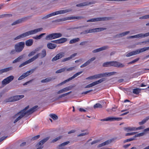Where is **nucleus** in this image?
Masks as SVG:
<instances>
[{
    "instance_id": "f257e3e1",
    "label": "nucleus",
    "mask_w": 149,
    "mask_h": 149,
    "mask_svg": "<svg viewBox=\"0 0 149 149\" xmlns=\"http://www.w3.org/2000/svg\"><path fill=\"white\" fill-rule=\"evenodd\" d=\"M38 107V106H35L31 108L29 110H27L29 108V106H27L24 109L18 112L15 115L14 117H16L18 115H20L19 116L14 120L13 122L14 123H16L26 115L27 114H31L35 111L36 110V108H37Z\"/></svg>"
},
{
    "instance_id": "f03ea898",
    "label": "nucleus",
    "mask_w": 149,
    "mask_h": 149,
    "mask_svg": "<svg viewBox=\"0 0 149 149\" xmlns=\"http://www.w3.org/2000/svg\"><path fill=\"white\" fill-rule=\"evenodd\" d=\"M43 30L42 28H40L34 30H31L22 33L14 38V40H17L25 38L29 35L35 34Z\"/></svg>"
},
{
    "instance_id": "7ed1b4c3",
    "label": "nucleus",
    "mask_w": 149,
    "mask_h": 149,
    "mask_svg": "<svg viewBox=\"0 0 149 149\" xmlns=\"http://www.w3.org/2000/svg\"><path fill=\"white\" fill-rule=\"evenodd\" d=\"M104 67L113 66L118 68H122L125 66L124 64L117 61H112L104 63L102 65Z\"/></svg>"
},
{
    "instance_id": "20e7f679",
    "label": "nucleus",
    "mask_w": 149,
    "mask_h": 149,
    "mask_svg": "<svg viewBox=\"0 0 149 149\" xmlns=\"http://www.w3.org/2000/svg\"><path fill=\"white\" fill-rule=\"evenodd\" d=\"M70 10H71L69 9H67L58 11L47 15L45 16L42 17H41V19H46L52 16L58 14H63L68 13L70 11Z\"/></svg>"
},
{
    "instance_id": "39448f33",
    "label": "nucleus",
    "mask_w": 149,
    "mask_h": 149,
    "mask_svg": "<svg viewBox=\"0 0 149 149\" xmlns=\"http://www.w3.org/2000/svg\"><path fill=\"white\" fill-rule=\"evenodd\" d=\"M24 96V95H23L14 96L6 99L4 100L3 102L4 103L14 102L19 100L20 99L23 98Z\"/></svg>"
},
{
    "instance_id": "423d86ee",
    "label": "nucleus",
    "mask_w": 149,
    "mask_h": 149,
    "mask_svg": "<svg viewBox=\"0 0 149 149\" xmlns=\"http://www.w3.org/2000/svg\"><path fill=\"white\" fill-rule=\"evenodd\" d=\"M84 18L82 16H70L68 17H64V18L57 19L56 20H53L52 22H63L68 20L74 19H81Z\"/></svg>"
},
{
    "instance_id": "0eeeda50",
    "label": "nucleus",
    "mask_w": 149,
    "mask_h": 149,
    "mask_svg": "<svg viewBox=\"0 0 149 149\" xmlns=\"http://www.w3.org/2000/svg\"><path fill=\"white\" fill-rule=\"evenodd\" d=\"M62 34L60 33H53L47 35L45 38L46 40H49L61 37Z\"/></svg>"
},
{
    "instance_id": "6e6552de",
    "label": "nucleus",
    "mask_w": 149,
    "mask_h": 149,
    "mask_svg": "<svg viewBox=\"0 0 149 149\" xmlns=\"http://www.w3.org/2000/svg\"><path fill=\"white\" fill-rule=\"evenodd\" d=\"M24 46L25 42H21L15 44L14 47L17 52L19 53L22 51Z\"/></svg>"
},
{
    "instance_id": "1a4fd4ad",
    "label": "nucleus",
    "mask_w": 149,
    "mask_h": 149,
    "mask_svg": "<svg viewBox=\"0 0 149 149\" xmlns=\"http://www.w3.org/2000/svg\"><path fill=\"white\" fill-rule=\"evenodd\" d=\"M111 17H97L95 18H93L89 20H87V22H98L100 21H104L109 20L111 19Z\"/></svg>"
},
{
    "instance_id": "9d476101",
    "label": "nucleus",
    "mask_w": 149,
    "mask_h": 149,
    "mask_svg": "<svg viewBox=\"0 0 149 149\" xmlns=\"http://www.w3.org/2000/svg\"><path fill=\"white\" fill-rule=\"evenodd\" d=\"M106 80V78H102L98 80L94 81V82L84 87V88H87L92 87L93 86H94L95 85H96L97 84H98L102 82L105 81Z\"/></svg>"
},
{
    "instance_id": "9b49d317",
    "label": "nucleus",
    "mask_w": 149,
    "mask_h": 149,
    "mask_svg": "<svg viewBox=\"0 0 149 149\" xmlns=\"http://www.w3.org/2000/svg\"><path fill=\"white\" fill-rule=\"evenodd\" d=\"M14 79V77L12 75L7 77L2 81V85H3V86L6 85L11 82Z\"/></svg>"
},
{
    "instance_id": "f8f14e48",
    "label": "nucleus",
    "mask_w": 149,
    "mask_h": 149,
    "mask_svg": "<svg viewBox=\"0 0 149 149\" xmlns=\"http://www.w3.org/2000/svg\"><path fill=\"white\" fill-rule=\"evenodd\" d=\"M46 55V51L45 49H43L42 50L41 52L37 54L32 58L33 61L36 60L39 56L41 58L44 57Z\"/></svg>"
},
{
    "instance_id": "ddd939ff",
    "label": "nucleus",
    "mask_w": 149,
    "mask_h": 149,
    "mask_svg": "<svg viewBox=\"0 0 149 149\" xmlns=\"http://www.w3.org/2000/svg\"><path fill=\"white\" fill-rule=\"evenodd\" d=\"M96 3L95 1H93L91 2H86L81 3L76 5L77 7H82L84 6H89L91 4H94Z\"/></svg>"
},
{
    "instance_id": "4468645a",
    "label": "nucleus",
    "mask_w": 149,
    "mask_h": 149,
    "mask_svg": "<svg viewBox=\"0 0 149 149\" xmlns=\"http://www.w3.org/2000/svg\"><path fill=\"white\" fill-rule=\"evenodd\" d=\"M65 53L63 52H61L57 54L55 57H53L52 59V61L54 62L61 59L64 56Z\"/></svg>"
},
{
    "instance_id": "2eb2a0df",
    "label": "nucleus",
    "mask_w": 149,
    "mask_h": 149,
    "mask_svg": "<svg viewBox=\"0 0 149 149\" xmlns=\"http://www.w3.org/2000/svg\"><path fill=\"white\" fill-rule=\"evenodd\" d=\"M122 119V118H117V117H109L107 118H106L101 119V120L102 121H113L114 120H121Z\"/></svg>"
},
{
    "instance_id": "dca6fc26",
    "label": "nucleus",
    "mask_w": 149,
    "mask_h": 149,
    "mask_svg": "<svg viewBox=\"0 0 149 149\" xmlns=\"http://www.w3.org/2000/svg\"><path fill=\"white\" fill-rule=\"evenodd\" d=\"M28 18V17H25L23 18L20 19H18L16 21L13 22L11 24L12 26H13L15 25H16L18 24H19L22 23L24 21L26 20Z\"/></svg>"
},
{
    "instance_id": "f3484780",
    "label": "nucleus",
    "mask_w": 149,
    "mask_h": 149,
    "mask_svg": "<svg viewBox=\"0 0 149 149\" xmlns=\"http://www.w3.org/2000/svg\"><path fill=\"white\" fill-rule=\"evenodd\" d=\"M50 138V136H48L44 139L37 143L36 146V147H39V146H41L40 145L43 144L47 141Z\"/></svg>"
},
{
    "instance_id": "a211bd4d",
    "label": "nucleus",
    "mask_w": 149,
    "mask_h": 149,
    "mask_svg": "<svg viewBox=\"0 0 149 149\" xmlns=\"http://www.w3.org/2000/svg\"><path fill=\"white\" fill-rule=\"evenodd\" d=\"M95 59V57H93L90 59L88 60L87 61L85 62V63L82 65L81 66V68H82L84 67H86L87 65L91 63L92 61H94Z\"/></svg>"
},
{
    "instance_id": "6ab92c4d",
    "label": "nucleus",
    "mask_w": 149,
    "mask_h": 149,
    "mask_svg": "<svg viewBox=\"0 0 149 149\" xmlns=\"http://www.w3.org/2000/svg\"><path fill=\"white\" fill-rule=\"evenodd\" d=\"M56 79V77H47L45 79L42 80L41 82V83H46L49 82Z\"/></svg>"
},
{
    "instance_id": "aec40b11",
    "label": "nucleus",
    "mask_w": 149,
    "mask_h": 149,
    "mask_svg": "<svg viewBox=\"0 0 149 149\" xmlns=\"http://www.w3.org/2000/svg\"><path fill=\"white\" fill-rule=\"evenodd\" d=\"M149 49V47H143L140 49H137L135 51L137 54H138L140 53H142Z\"/></svg>"
},
{
    "instance_id": "412c9836",
    "label": "nucleus",
    "mask_w": 149,
    "mask_h": 149,
    "mask_svg": "<svg viewBox=\"0 0 149 149\" xmlns=\"http://www.w3.org/2000/svg\"><path fill=\"white\" fill-rule=\"evenodd\" d=\"M24 54L20 55L17 58L13 60L12 62V63H15L17 62H20L22 61V59L24 58Z\"/></svg>"
},
{
    "instance_id": "4be33fe9",
    "label": "nucleus",
    "mask_w": 149,
    "mask_h": 149,
    "mask_svg": "<svg viewBox=\"0 0 149 149\" xmlns=\"http://www.w3.org/2000/svg\"><path fill=\"white\" fill-rule=\"evenodd\" d=\"M13 69V68L12 67H8L4 69H2L0 70V74L3 73L7 72L10 71L11 70Z\"/></svg>"
},
{
    "instance_id": "5701e85b",
    "label": "nucleus",
    "mask_w": 149,
    "mask_h": 149,
    "mask_svg": "<svg viewBox=\"0 0 149 149\" xmlns=\"http://www.w3.org/2000/svg\"><path fill=\"white\" fill-rule=\"evenodd\" d=\"M33 59H32V58L30 59H29L23 63L21 64H20L19 65V68H21L25 65H26V64H29L32 62H33Z\"/></svg>"
},
{
    "instance_id": "b1692460",
    "label": "nucleus",
    "mask_w": 149,
    "mask_h": 149,
    "mask_svg": "<svg viewBox=\"0 0 149 149\" xmlns=\"http://www.w3.org/2000/svg\"><path fill=\"white\" fill-rule=\"evenodd\" d=\"M36 68L37 67H35L34 69H31L29 71L23 73V74H24L25 77H26L33 73Z\"/></svg>"
},
{
    "instance_id": "393cba45",
    "label": "nucleus",
    "mask_w": 149,
    "mask_h": 149,
    "mask_svg": "<svg viewBox=\"0 0 149 149\" xmlns=\"http://www.w3.org/2000/svg\"><path fill=\"white\" fill-rule=\"evenodd\" d=\"M77 55V53H74L70 56V57L63 58L61 61L62 62H64L72 59L73 58L76 56Z\"/></svg>"
},
{
    "instance_id": "a878e982",
    "label": "nucleus",
    "mask_w": 149,
    "mask_h": 149,
    "mask_svg": "<svg viewBox=\"0 0 149 149\" xmlns=\"http://www.w3.org/2000/svg\"><path fill=\"white\" fill-rule=\"evenodd\" d=\"M47 47L49 49H54L56 47V45L54 44L49 43L47 44Z\"/></svg>"
},
{
    "instance_id": "bb28decb",
    "label": "nucleus",
    "mask_w": 149,
    "mask_h": 149,
    "mask_svg": "<svg viewBox=\"0 0 149 149\" xmlns=\"http://www.w3.org/2000/svg\"><path fill=\"white\" fill-rule=\"evenodd\" d=\"M137 38H143L149 36V33H147L145 34L143 33H140L137 35Z\"/></svg>"
},
{
    "instance_id": "cd10ccee",
    "label": "nucleus",
    "mask_w": 149,
    "mask_h": 149,
    "mask_svg": "<svg viewBox=\"0 0 149 149\" xmlns=\"http://www.w3.org/2000/svg\"><path fill=\"white\" fill-rule=\"evenodd\" d=\"M33 42V39H29L26 41L25 44L27 46H30L32 45Z\"/></svg>"
},
{
    "instance_id": "c85d7f7f",
    "label": "nucleus",
    "mask_w": 149,
    "mask_h": 149,
    "mask_svg": "<svg viewBox=\"0 0 149 149\" xmlns=\"http://www.w3.org/2000/svg\"><path fill=\"white\" fill-rule=\"evenodd\" d=\"M67 40V39L63 38L57 40L58 44H61L66 42Z\"/></svg>"
},
{
    "instance_id": "c756f323",
    "label": "nucleus",
    "mask_w": 149,
    "mask_h": 149,
    "mask_svg": "<svg viewBox=\"0 0 149 149\" xmlns=\"http://www.w3.org/2000/svg\"><path fill=\"white\" fill-rule=\"evenodd\" d=\"M149 119V116H148L143 120L139 122V125H142L146 123Z\"/></svg>"
},
{
    "instance_id": "7c9ffc66",
    "label": "nucleus",
    "mask_w": 149,
    "mask_h": 149,
    "mask_svg": "<svg viewBox=\"0 0 149 149\" xmlns=\"http://www.w3.org/2000/svg\"><path fill=\"white\" fill-rule=\"evenodd\" d=\"M124 130L127 132H130L133 130H135V127H125L124 128Z\"/></svg>"
},
{
    "instance_id": "2f4dec72",
    "label": "nucleus",
    "mask_w": 149,
    "mask_h": 149,
    "mask_svg": "<svg viewBox=\"0 0 149 149\" xmlns=\"http://www.w3.org/2000/svg\"><path fill=\"white\" fill-rule=\"evenodd\" d=\"M82 72H83L82 71H80V72H78L77 73H76L72 77H71L70 78H69L70 79V80H71L72 79L76 77H77V76L78 75H80V74L82 73Z\"/></svg>"
},
{
    "instance_id": "473e14b6",
    "label": "nucleus",
    "mask_w": 149,
    "mask_h": 149,
    "mask_svg": "<svg viewBox=\"0 0 149 149\" xmlns=\"http://www.w3.org/2000/svg\"><path fill=\"white\" fill-rule=\"evenodd\" d=\"M80 39L79 38H74L71 40L70 41V44H73L77 42H78L79 41Z\"/></svg>"
},
{
    "instance_id": "72a5a7b5",
    "label": "nucleus",
    "mask_w": 149,
    "mask_h": 149,
    "mask_svg": "<svg viewBox=\"0 0 149 149\" xmlns=\"http://www.w3.org/2000/svg\"><path fill=\"white\" fill-rule=\"evenodd\" d=\"M136 54V51H133L127 54L126 55V56L127 57H128Z\"/></svg>"
},
{
    "instance_id": "f704fd0d",
    "label": "nucleus",
    "mask_w": 149,
    "mask_h": 149,
    "mask_svg": "<svg viewBox=\"0 0 149 149\" xmlns=\"http://www.w3.org/2000/svg\"><path fill=\"white\" fill-rule=\"evenodd\" d=\"M141 89L139 88L134 89L133 90V93L135 94H138L140 92Z\"/></svg>"
},
{
    "instance_id": "c9c22d12",
    "label": "nucleus",
    "mask_w": 149,
    "mask_h": 149,
    "mask_svg": "<svg viewBox=\"0 0 149 149\" xmlns=\"http://www.w3.org/2000/svg\"><path fill=\"white\" fill-rule=\"evenodd\" d=\"M49 116L52 118L54 120H57L58 118V116L55 114H50Z\"/></svg>"
},
{
    "instance_id": "e433bc0d",
    "label": "nucleus",
    "mask_w": 149,
    "mask_h": 149,
    "mask_svg": "<svg viewBox=\"0 0 149 149\" xmlns=\"http://www.w3.org/2000/svg\"><path fill=\"white\" fill-rule=\"evenodd\" d=\"M12 16V15L10 14H4L0 15V19L3 18L5 17H10Z\"/></svg>"
},
{
    "instance_id": "4c0bfd02",
    "label": "nucleus",
    "mask_w": 149,
    "mask_h": 149,
    "mask_svg": "<svg viewBox=\"0 0 149 149\" xmlns=\"http://www.w3.org/2000/svg\"><path fill=\"white\" fill-rule=\"evenodd\" d=\"M63 136H60L58 137L55 139H53L52 140V141H51V143H54L55 142H56L58 140L62 138Z\"/></svg>"
},
{
    "instance_id": "58836bf2",
    "label": "nucleus",
    "mask_w": 149,
    "mask_h": 149,
    "mask_svg": "<svg viewBox=\"0 0 149 149\" xmlns=\"http://www.w3.org/2000/svg\"><path fill=\"white\" fill-rule=\"evenodd\" d=\"M107 29L106 28H95L96 32H100Z\"/></svg>"
},
{
    "instance_id": "ea45409f",
    "label": "nucleus",
    "mask_w": 149,
    "mask_h": 149,
    "mask_svg": "<svg viewBox=\"0 0 149 149\" xmlns=\"http://www.w3.org/2000/svg\"><path fill=\"white\" fill-rule=\"evenodd\" d=\"M73 87L72 86H67L64 88H63L64 92H65L72 89Z\"/></svg>"
},
{
    "instance_id": "a19ab883",
    "label": "nucleus",
    "mask_w": 149,
    "mask_h": 149,
    "mask_svg": "<svg viewBox=\"0 0 149 149\" xmlns=\"http://www.w3.org/2000/svg\"><path fill=\"white\" fill-rule=\"evenodd\" d=\"M66 68H62L59 70H57L55 72L56 73H61V72H64L66 70Z\"/></svg>"
},
{
    "instance_id": "79ce46f5",
    "label": "nucleus",
    "mask_w": 149,
    "mask_h": 149,
    "mask_svg": "<svg viewBox=\"0 0 149 149\" xmlns=\"http://www.w3.org/2000/svg\"><path fill=\"white\" fill-rule=\"evenodd\" d=\"M70 143V141H67L66 142H63V143L60 144V145H58V146L59 147H61L63 146H64L67 145Z\"/></svg>"
},
{
    "instance_id": "37998d69",
    "label": "nucleus",
    "mask_w": 149,
    "mask_h": 149,
    "mask_svg": "<svg viewBox=\"0 0 149 149\" xmlns=\"http://www.w3.org/2000/svg\"><path fill=\"white\" fill-rule=\"evenodd\" d=\"M109 47L108 46H103L102 47H101V48H98V49L99 50V52H100L101 51H102V50H105L108 48Z\"/></svg>"
},
{
    "instance_id": "c03bdc74",
    "label": "nucleus",
    "mask_w": 149,
    "mask_h": 149,
    "mask_svg": "<svg viewBox=\"0 0 149 149\" xmlns=\"http://www.w3.org/2000/svg\"><path fill=\"white\" fill-rule=\"evenodd\" d=\"M106 76H110L111 75H114L115 74L117 73L116 72H106Z\"/></svg>"
},
{
    "instance_id": "a18cd8bd",
    "label": "nucleus",
    "mask_w": 149,
    "mask_h": 149,
    "mask_svg": "<svg viewBox=\"0 0 149 149\" xmlns=\"http://www.w3.org/2000/svg\"><path fill=\"white\" fill-rule=\"evenodd\" d=\"M144 134L145 132H143L139 134H137L134 135V138L135 139V138L136 137L143 136L144 135Z\"/></svg>"
},
{
    "instance_id": "49530a36",
    "label": "nucleus",
    "mask_w": 149,
    "mask_h": 149,
    "mask_svg": "<svg viewBox=\"0 0 149 149\" xmlns=\"http://www.w3.org/2000/svg\"><path fill=\"white\" fill-rule=\"evenodd\" d=\"M93 107L94 109H96L97 108H101L102 107V106L100 103H97Z\"/></svg>"
},
{
    "instance_id": "de8ad7c7",
    "label": "nucleus",
    "mask_w": 149,
    "mask_h": 149,
    "mask_svg": "<svg viewBox=\"0 0 149 149\" xmlns=\"http://www.w3.org/2000/svg\"><path fill=\"white\" fill-rule=\"evenodd\" d=\"M135 139L134 138V136L133 137L131 138H130L129 139H127L126 140H125L124 141V143H125L126 142H127L130 141H133Z\"/></svg>"
},
{
    "instance_id": "09e8293b",
    "label": "nucleus",
    "mask_w": 149,
    "mask_h": 149,
    "mask_svg": "<svg viewBox=\"0 0 149 149\" xmlns=\"http://www.w3.org/2000/svg\"><path fill=\"white\" fill-rule=\"evenodd\" d=\"M139 58H137L133 60L132 61L129 62L128 63V64H130L134 63L136 62L137 61L139 60Z\"/></svg>"
},
{
    "instance_id": "8fccbe9b",
    "label": "nucleus",
    "mask_w": 149,
    "mask_h": 149,
    "mask_svg": "<svg viewBox=\"0 0 149 149\" xmlns=\"http://www.w3.org/2000/svg\"><path fill=\"white\" fill-rule=\"evenodd\" d=\"M148 18H149V15H146L142 17H141L139 18V19H146Z\"/></svg>"
},
{
    "instance_id": "3c124183",
    "label": "nucleus",
    "mask_w": 149,
    "mask_h": 149,
    "mask_svg": "<svg viewBox=\"0 0 149 149\" xmlns=\"http://www.w3.org/2000/svg\"><path fill=\"white\" fill-rule=\"evenodd\" d=\"M40 135H39L35 136L32 138L31 140L33 141L37 140L39 139L40 138Z\"/></svg>"
},
{
    "instance_id": "603ef678",
    "label": "nucleus",
    "mask_w": 149,
    "mask_h": 149,
    "mask_svg": "<svg viewBox=\"0 0 149 149\" xmlns=\"http://www.w3.org/2000/svg\"><path fill=\"white\" fill-rule=\"evenodd\" d=\"M16 52H17L16 50L15 49H13L10 52V54L12 55L15 54Z\"/></svg>"
},
{
    "instance_id": "864d4df0",
    "label": "nucleus",
    "mask_w": 149,
    "mask_h": 149,
    "mask_svg": "<svg viewBox=\"0 0 149 149\" xmlns=\"http://www.w3.org/2000/svg\"><path fill=\"white\" fill-rule=\"evenodd\" d=\"M130 31H126L125 32H123L121 33H120L121 34V37L124 36H125L126 35H127V34L129 33H130Z\"/></svg>"
},
{
    "instance_id": "5fc2aeb1",
    "label": "nucleus",
    "mask_w": 149,
    "mask_h": 149,
    "mask_svg": "<svg viewBox=\"0 0 149 149\" xmlns=\"http://www.w3.org/2000/svg\"><path fill=\"white\" fill-rule=\"evenodd\" d=\"M136 133V132H129L125 134V136H130L134 135Z\"/></svg>"
},
{
    "instance_id": "6e6d98bb",
    "label": "nucleus",
    "mask_w": 149,
    "mask_h": 149,
    "mask_svg": "<svg viewBox=\"0 0 149 149\" xmlns=\"http://www.w3.org/2000/svg\"><path fill=\"white\" fill-rule=\"evenodd\" d=\"M89 33V30H86L81 33V34H86Z\"/></svg>"
},
{
    "instance_id": "4d7b16f0",
    "label": "nucleus",
    "mask_w": 149,
    "mask_h": 149,
    "mask_svg": "<svg viewBox=\"0 0 149 149\" xmlns=\"http://www.w3.org/2000/svg\"><path fill=\"white\" fill-rule=\"evenodd\" d=\"M88 134V133H83L77 135V136L78 137L81 136H85L87 135Z\"/></svg>"
},
{
    "instance_id": "13d9d810",
    "label": "nucleus",
    "mask_w": 149,
    "mask_h": 149,
    "mask_svg": "<svg viewBox=\"0 0 149 149\" xmlns=\"http://www.w3.org/2000/svg\"><path fill=\"white\" fill-rule=\"evenodd\" d=\"M111 140H108L105 142H104L105 145H107L111 143Z\"/></svg>"
},
{
    "instance_id": "bf43d9fd",
    "label": "nucleus",
    "mask_w": 149,
    "mask_h": 149,
    "mask_svg": "<svg viewBox=\"0 0 149 149\" xmlns=\"http://www.w3.org/2000/svg\"><path fill=\"white\" fill-rule=\"evenodd\" d=\"M137 38V35L134 36H129L127 37V39L133 38Z\"/></svg>"
},
{
    "instance_id": "052dcab7",
    "label": "nucleus",
    "mask_w": 149,
    "mask_h": 149,
    "mask_svg": "<svg viewBox=\"0 0 149 149\" xmlns=\"http://www.w3.org/2000/svg\"><path fill=\"white\" fill-rule=\"evenodd\" d=\"M106 73H102L100 74V78L104 77H106Z\"/></svg>"
},
{
    "instance_id": "680f3d73",
    "label": "nucleus",
    "mask_w": 149,
    "mask_h": 149,
    "mask_svg": "<svg viewBox=\"0 0 149 149\" xmlns=\"http://www.w3.org/2000/svg\"><path fill=\"white\" fill-rule=\"evenodd\" d=\"M25 77L24 76V74H23L21 75L18 78V80H21L24 78H25Z\"/></svg>"
},
{
    "instance_id": "e2e57ef3",
    "label": "nucleus",
    "mask_w": 149,
    "mask_h": 149,
    "mask_svg": "<svg viewBox=\"0 0 149 149\" xmlns=\"http://www.w3.org/2000/svg\"><path fill=\"white\" fill-rule=\"evenodd\" d=\"M89 31L90 33L96 32L95 28L90 29H89Z\"/></svg>"
},
{
    "instance_id": "0e129e2a",
    "label": "nucleus",
    "mask_w": 149,
    "mask_h": 149,
    "mask_svg": "<svg viewBox=\"0 0 149 149\" xmlns=\"http://www.w3.org/2000/svg\"><path fill=\"white\" fill-rule=\"evenodd\" d=\"M36 52L35 51H32L30 52L28 56L30 57L32 56L33 55L36 53Z\"/></svg>"
},
{
    "instance_id": "69168bd1",
    "label": "nucleus",
    "mask_w": 149,
    "mask_h": 149,
    "mask_svg": "<svg viewBox=\"0 0 149 149\" xmlns=\"http://www.w3.org/2000/svg\"><path fill=\"white\" fill-rule=\"evenodd\" d=\"M93 91V90L91 89V90H89L88 91H86L83 92L82 93V94H86L89 92H90Z\"/></svg>"
},
{
    "instance_id": "338daca9",
    "label": "nucleus",
    "mask_w": 149,
    "mask_h": 149,
    "mask_svg": "<svg viewBox=\"0 0 149 149\" xmlns=\"http://www.w3.org/2000/svg\"><path fill=\"white\" fill-rule=\"evenodd\" d=\"M70 81V79L69 78L64 81H63L61 83H60L61 85L65 83L66 82H67L68 81Z\"/></svg>"
},
{
    "instance_id": "774afa93",
    "label": "nucleus",
    "mask_w": 149,
    "mask_h": 149,
    "mask_svg": "<svg viewBox=\"0 0 149 149\" xmlns=\"http://www.w3.org/2000/svg\"><path fill=\"white\" fill-rule=\"evenodd\" d=\"M46 34L45 33H42L38 36V38L39 39H40L44 35Z\"/></svg>"
}]
</instances>
